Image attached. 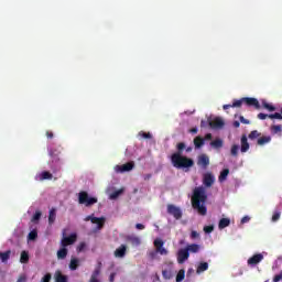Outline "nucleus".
Returning a JSON list of instances; mask_svg holds the SVG:
<instances>
[{"mask_svg": "<svg viewBox=\"0 0 282 282\" xmlns=\"http://www.w3.org/2000/svg\"><path fill=\"white\" fill-rule=\"evenodd\" d=\"M127 254V245H121L119 248L115 250V257L117 259H123Z\"/></svg>", "mask_w": 282, "mask_h": 282, "instance_id": "obj_14", "label": "nucleus"}, {"mask_svg": "<svg viewBox=\"0 0 282 282\" xmlns=\"http://www.w3.org/2000/svg\"><path fill=\"white\" fill-rule=\"evenodd\" d=\"M197 165L202 166V169L206 170L210 165V158L206 154H200L198 156Z\"/></svg>", "mask_w": 282, "mask_h": 282, "instance_id": "obj_10", "label": "nucleus"}, {"mask_svg": "<svg viewBox=\"0 0 282 282\" xmlns=\"http://www.w3.org/2000/svg\"><path fill=\"white\" fill-rule=\"evenodd\" d=\"M25 276L24 275H21L19 279H18V281L17 282H25Z\"/></svg>", "mask_w": 282, "mask_h": 282, "instance_id": "obj_61", "label": "nucleus"}, {"mask_svg": "<svg viewBox=\"0 0 282 282\" xmlns=\"http://www.w3.org/2000/svg\"><path fill=\"white\" fill-rule=\"evenodd\" d=\"M20 263H30V253L28 251L21 252Z\"/></svg>", "mask_w": 282, "mask_h": 282, "instance_id": "obj_27", "label": "nucleus"}, {"mask_svg": "<svg viewBox=\"0 0 282 282\" xmlns=\"http://www.w3.org/2000/svg\"><path fill=\"white\" fill-rule=\"evenodd\" d=\"M37 237H39V231H36V229H33L29 232L28 240L35 241V239H37Z\"/></svg>", "mask_w": 282, "mask_h": 282, "instance_id": "obj_31", "label": "nucleus"}, {"mask_svg": "<svg viewBox=\"0 0 282 282\" xmlns=\"http://www.w3.org/2000/svg\"><path fill=\"white\" fill-rule=\"evenodd\" d=\"M259 120H265L267 118H270V115H265L263 112L258 113Z\"/></svg>", "mask_w": 282, "mask_h": 282, "instance_id": "obj_51", "label": "nucleus"}, {"mask_svg": "<svg viewBox=\"0 0 282 282\" xmlns=\"http://www.w3.org/2000/svg\"><path fill=\"white\" fill-rule=\"evenodd\" d=\"M54 221H56V208H52L48 212V224H50V226H52V224H54Z\"/></svg>", "mask_w": 282, "mask_h": 282, "instance_id": "obj_24", "label": "nucleus"}, {"mask_svg": "<svg viewBox=\"0 0 282 282\" xmlns=\"http://www.w3.org/2000/svg\"><path fill=\"white\" fill-rule=\"evenodd\" d=\"M55 282H67V275H63V272H61V270H57L55 272Z\"/></svg>", "mask_w": 282, "mask_h": 282, "instance_id": "obj_23", "label": "nucleus"}, {"mask_svg": "<svg viewBox=\"0 0 282 282\" xmlns=\"http://www.w3.org/2000/svg\"><path fill=\"white\" fill-rule=\"evenodd\" d=\"M230 226V219L229 218H221L218 223L219 230H224V228H228Z\"/></svg>", "mask_w": 282, "mask_h": 282, "instance_id": "obj_20", "label": "nucleus"}, {"mask_svg": "<svg viewBox=\"0 0 282 282\" xmlns=\"http://www.w3.org/2000/svg\"><path fill=\"white\" fill-rule=\"evenodd\" d=\"M270 120H282V115L279 112L269 115Z\"/></svg>", "mask_w": 282, "mask_h": 282, "instance_id": "obj_42", "label": "nucleus"}, {"mask_svg": "<svg viewBox=\"0 0 282 282\" xmlns=\"http://www.w3.org/2000/svg\"><path fill=\"white\" fill-rule=\"evenodd\" d=\"M177 152L173 153L171 156V162L174 169H191L195 166V161L193 159L182 155V151L186 149L184 142H180L176 145Z\"/></svg>", "mask_w": 282, "mask_h": 282, "instance_id": "obj_2", "label": "nucleus"}, {"mask_svg": "<svg viewBox=\"0 0 282 282\" xmlns=\"http://www.w3.org/2000/svg\"><path fill=\"white\" fill-rule=\"evenodd\" d=\"M270 142H272V137L267 135V137L259 138L258 141H257V144L259 147H263V145H265V144H268Z\"/></svg>", "mask_w": 282, "mask_h": 282, "instance_id": "obj_17", "label": "nucleus"}, {"mask_svg": "<svg viewBox=\"0 0 282 282\" xmlns=\"http://www.w3.org/2000/svg\"><path fill=\"white\" fill-rule=\"evenodd\" d=\"M235 129H239L241 127V123L239 121H234Z\"/></svg>", "mask_w": 282, "mask_h": 282, "instance_id": "obj_58", "label": "nucleus"}, {"mask_svg": "<svg viewBox=\"0 0 282 282\" xmlns=\"http://www.w3.org/2000/svg\"><path fill=\"white\" fill-rule=\"evenodd\" d=\"M225 122L221 118L216 117L214 120L209 121V127L212 129H221L224 127Z\"/></svg>", "mask_w": 282, "mask_h": 282, "instance_id": "obj_13", "label": "nucleus"}, {"mask_svg": "<svg viewBox=\"0 0 282 282\" xmlns=\"http://www.w3.org/2000/svg\"><path fill=\"white\" fill-rule=\"evenodd\" d=\"M213 230H215V227L213 225L204 227V232H206L207 235H210V232H213Z\"/></svg>", "mask_w": 282, "mask_h": 282, "instance_id": "obj_46", "label": "nucleus"}, {"mask_svg": "<svg viewBox=\"0 0 282 282\" xmlns=\"http://www.w3.org/2000/svg\"><path fill=\"white\" fill-rule=\"evenodd\" d=\"M124 193V189H117L110 194V199H118L119 195H122Z\"/></svg>", "mask_w": 282, "mask_h": 282, "instance_id": "obj_34", "label": "nucleus"}, {"mask_svg": "<svg viewBox=\"0 0 282 282\" xmlns=\"http://www.w3.org/2000/svg\"><path fill=\"white\" fill-rule=\"evenodd\" d=\"M86 243L85 242H80L78 246H77V252H83L86 248Z\"/></svg>", "mask_w": 282, "mask_h": 282, "instance_id": "obj_49", "label": "nucleus"}, {"mask_svg": "<svg viewBox=\"0 0 282 282\" xmlns=\"http://www.w3.org/2000/svg\"><path fill=\"white\" fill-rule=\"evenodd\" d=\"M135 169V163L133 161H130L122 165H117L115 167L116 173H127L129 171H133Z\"/></svg>", "mask_w": 282, "mask_h": 282, "instance_id": "obj_6", "label": "nucleus"}, {"mask_svg": "<svg viewBox=\"0 0 282 282\" xmlns=\"http://www.w3.org/2000/svg\"><path fill=\"white\" fill-rule=\"evenodd\" d=\"M79 265H80V260H78L77 258H73L69 262V270L72 271L78 270Z\"/></svg>", "mask_w": 282, "mask_h": 282, "instance_id": "obj_25", "label": "nucleus"}, {"mask_svg": "<svg viewBox=\"0 0 282 282\" xmlns=\"http://www.w3.org/2000/svg\"><path fill=\"white\" fill-rule=\"evenodd\" d=\"M247 105V107H254L256 109H261V104L259 99L254 97H242L241 99L234 100L232 105H224L223 109L226 111L231 108H240L241 105Z\"/></svg>", "mask_w": 282, "mask_h": 282, "instance_id": "obj_3", "label": "nucleus"}, {"mask_svg": "<svg viewBox=\"0 0 282 282\" xmlns=\"http://www.w3.org/2000/svg\"><path fill=\"white\" fill-rule=\"evenodd\" d=\"M66 258H67V248L66 247H62L57 251V259H66Z\"/></svg>", "mask_w": 282, "mask_h": 282, "instance_id": "obj_29", "label": "nucleus"}, {"mask_svg": "<svg viewBox=\"0 0 282 282\" xmlns=\"http://www.w3.org/2000/svg\"><path fill=\"white\" fill-rule=\"evenodd\" d=\"M10 254H12L11 250L0 252V260L2 261V263H8V261L10 260Z\"/></svg>", "mask_w": 282, "mask_h": 282, "instance_id": "obj_21", "label": "nucleus"}, {"mask_svg": "<svg viewBox=\"0 0 282 282\" xmlns=\"http://www.w3.org/2000/svg\"><path fill=\"white\" fill-rule=\"evenodd\" d=\"M139 135H140V138H144L145 140H151V138H153L151 132H144V131H140Z\"/></svg>", "mask_w": 282, "mask_h": 282, "instance_id": "obj_41", "label": "nucleus"}, {"mask_svg": "<svg viewBox=\"0 0 282 282\" xmlns=\"http://www.w3.org/2000/svg\"><path fill=\"white\" fill-rule=\"evenodd\" d=\"M248 221H250V217L248 216L242 217L241 224H248Z\"/></svg>", "mask_w": 282, "mask_h": 282, "instance_id": "obj_55", "label": "nucleus"}, {"mask_svg": "<svg viewBox=\"0 0 282 282\" xmlns=\"http://www.w3.org/2000/svg\"><path fill=\"white\" fill-rule=\"evenodd\" d=\"M271 133H273V134L282 133V126L281 124L272 126L271 127Z\"/></svg>", "mask_w": 282, "mask_h": 282, "instance_id": "obj_38", "label": "nucleus"}, {"mask_svg": "<svg viewBox=\"0 0 282 282\" xmlns=\"http://www.w3.org/2000/svg\"><path fill=\"white\" fill-rule=\"evenodd\" d=\"M240 142H241V148H240L241 153H247V151H249L250 149V143H248V137L242 135Z\"/></svg>", "mask_w": 282, "mask_h": 282, "instance_id": "obj_15", "label": "nucleus"}, {"mask_svg": "<svg viewBox=\"0 0 282 282\" xmlns=\"http://www.w3.org/2000/svg\"><path fill=\"white\" fill-rule=\"evenodd\" d=\"M262 107H263L264 109H267L268 111H276V107H274V106L268 104L267 101H263V102H262Z\"/></svg>", "mask_w": 282, "mask_h": 282, "instance_id": "obj_37", "label": "nucleus"}, {"mask_svg": "<svg viewBox=\"0 0 282 282\" xmlns=\"http://www.w3.org/2000/svg\"><path fill=\"white\" fill-rule=\"evenodd\" d=\"M91 219H93L91 216H87V217L85 218V221H91Z\"/></svg>", "mask_w": 282, "mask_h": 282, "instance_id": "obj_63", "label": "nucleus"}, {"mask_svg": "<svg viewBox=\"0 0 282 282\" xmlns=\"http://www.w3.org/2000/svg\"><path fill=\"white\" fill-rule=\"evenodd\" d=\"M135 228H137V230H144L145 227L142 224H137Z\"/></svg>", "mask_w": 282, "mask_h": 282, "instance_id": "obj_56", "label": "nucleus"}, {"mask_svg": "<svg viewBox=\"0 0 282 282\" xmlns=\"http://www.w3.org/2000/svg\"><path fill=\"white\" fill-rule=\"evenodd\" d=\"M194 145L196 147V149H202V147H204V138L196 137L194 139Z\"/></svg>", "mask_w": 282, "mask_h": 282, "instance_id": "obj_30", "label": "nucleus"}, {"mask_svg": "<svg viewBox=\"0 0 282 282\" xmlns=\"http://www.w3.org/2000/svg\"><path fill=\"white\" fill-rule=\"evenodd\" d=\"M189 237H191V239H193V240L199 239V232H197L196 230H192Z\"/></svg>", "mask_w": 282, "mask_h": 282, "instance_id": "obj_48", "label": "nucleus"}, {"mask_svg": "<svg viewBox=\"0 0 282 282\" xmlns=\"http://www.w3.org/2000/svg\"><path fill=\"white\" fill-rule=\"evenodd\" d=\"M263 261V256L261 253L253 254L251 258L248 259V265H259Z\"/></svg>", "mask_w": 282, "mask_h": 282, "instance_id": "obj_11", "label": "nucleus"}, {"mask_svg": "<svg viewBox=\"0 0 282 282\" xmlns=\"http://www.w3.org/2000/svg\"><path fill=\"white\" fill-rule=\"evenodd\" d=\"M151 177H153L152 174H145V175L143 176V180H145V182H147V181L151 180Z\"/></svg>", "mask_w": 282, "mask_h": 282, "instance_id": "obj_57", "label": "nucleus"}, {"mask_svg": "<svg viewBox=\"0 0 282 282\" xmlns=\"http://www.w3.org/2000/svg\"><path fill=\"white\" fill-rule=\"evenodd\" d=\"M78 203L89 208L94 206V204H98L97 197H90L87 192H79L78 194Z\"/></svg>", "mask_w": 282, "mask_h": 282, "instance_id": "obj_4", "label": "nucleus"}, {"mask_svg": "<svg viewBox=\"0 0 282 282\" xmlns=\"http://www.w3.org/2000/svg\"><path fill=\"white\" fill-rule=\"evenodd\" d=\"M163 279H166L167 281L173 279V272L171 270H163L162 271Z\"/></svg>", "mask_w": 282, "mask_h": 282, "instance_id": "obj_35", "label": "nucleus"}, {"mask_svg": "<svg viewBox=\"0 0 282 282\" xmlns=\"http://www.w3.org/2000/svg\"><path fill=\"white\" fill-rule=\"evenodd\" d=\"M128 241H130V243H132V246H140V243H141L140 238L137 236L128 237Z\"/></svg>", "mask_w": 282, "mask_h": 282, "instance_id": "obj_32", "label": "nucleus"}, {"mask_svg": "<svg viewBox=\"0 0 282 282\" xmlns=\"http://www.w3.org/2000/svg\"><path fill=\"white\" fill-rule=\"evenodd\" d=\"M203 184L207 188H210V186H213V184H215V176L210 173H206L203 177Z\"/></svg>", "mask_w": 282, "mask_h": 282, "instance_id": "obj_12", "label": "nucleus"}, {"mask_svg": "<svg viewBox=\"0 0 282 282\" xmlns=\"http://www.w3.org/2000/svg\"><path fill=\"white\" fill-rule=\"evenodd\" d=\"M208 270V262H199L196 269V274H202Z\"/></svg>", "mask_w": 282, "mask_h": 282, "instance_id": "obj_22", "label": "nucleus"}, {"mask_svg": "<svg viewBox=\"0 0 282 282\" xmlns=\"http://www.w3.org/2000/svg\"><path fill=\"white\" fill-rule=\"evenodd\" d=\"M205 140H213V134L212 133H207L205 135Z\"/></svg>", "mask_w": 282, "mask_h": 282, "instance_id": "obj_60", "label": "nucleus"}, {"mask_svg": "<svg viewBox=\"0 0 282 282\" xmlns=\"http://www.w3.org/2000/svg\"><path fill=\"white\" fill-rule=\"evenodd\" d=\"M210 147H213V149H221V147H224V140L216 139L210 142Z\"/></svg>", "mask_w": 282, "mask_h": 282, "instance_id": "obj_28", "label": "nucleus"}, {"mask_svg": "<svg viewBox=\"0 0 282 282\" xmlns=\"http://www.w3.org/2000/svg\"><path fill=\"white\" fill-rule=\"evenodd\" d=\"M52 281V273H46L42 279L41 282H50Z\"/></svg>", "mask_w": 282, "mask_h": 282, "instance_id": "obj_47", "label": "nucleus"}, {"mask_svg": "<svg viewBox=\"0 0 282 282\" xmlns=\"http://www.w3.org/2000/svg\"><path fill=\"white\" fill-rule=\"evenodd\" d=\"M42 215H43V214H42L41 212H35V214L33 215L31 221H32L33 224L39 223V220L41 219V216H42Z\"/></svg>", "mask_w": 282, "mask_h": 282, "instance_id": "obj_39", "label": "nucleus"}, {"mask_svg": "<svg viewBox=\"0 0 282 282\" xmlns=\"http://www.w3.org/2000/svg\"><path fill=\"white\" fill-rule=\"evenodd\" d=\"M184 279H186V271L184 269H181L176 274V282H181Z\"/></svg>", "mask_w": 282, "mask_h": 282, "instance_id": "obj_33", "label": "nucleus"}, {"mask_svg": "<svg viewBox=\"0 0 282 282\" xmlns=\"http://www.w3.org/2000/svg\"><path fill=\"white\" fill-rule=\"evenodd\" d=\"M281 219V212H274L272 215V221H279Z\"/></svg>", "mask_w": 282, "mask_h": 282, "instance_id": "obj_45", "label": "nucleus"}, {"mask_svg": "<svg viewBox=\"0 0 282 282\" xmlns=\"http://www.w3.org/2000/svg\"><path fill=\"white\" fill-rule=\"evenodd\" d=\"M191 133H197V128H192Z\"/></svg>", "mask_w": 282, "mask_h": 282, "instance_id": "obj_62", "label": "nucleus"}, {"mask_svg": "<svg viewBox=\"0 0 282 282\" xmlns=\"http://www.w3.org/2000/svg\"><path fill=\"white\" fill-rule=\"evenodd\" d=\"M101 270H102V262L98 261L97 267L95 268L94 272L91 273L89 282H100L98 276H100Z\"/></svg>", "mask_w": 282, "mask_h": 282, "instance_id": "obj_9", "label": "nucleus"}, {"mask_svg": "<svg viewBox=\"0 0 282 282\" xmlns=\"http://www.w3.org/2000/svg\"><path fill=\"white\" fill-rule=\"evenodd\" d=\"M169 215H173L174 219H180L182 217V209L173 204L167 205Z\"/></svg>", "mask_w": 282, "mask_h": 282, "instance_id": "obj_7", "label": "nucleus"}, {"mask_svg": "<svg viewBox=\"0 0 282 282\" xmlns=\"http://www.w3.org/2000/svg\"><path fill=\"white\" fill-rule=\"evenodd\" d=\"M156 253L161 254V256H166L169 254V250H166V248L163 247H159V249H156Z\"/></svg>", "mask_w": 282, "mask_h": 282, "instance_id": "obj_44", "label": "nucleus"}, {"mask_svg": "<svg viewBox=\"0 0 282 282\" xmlns=\"http://www.w3.org/2000/svg\"><path fill=\"white\" fill-rule=\"evenodd\" d=\"M185 249L187 250V252L191 254V252L193 254H197V252H199V250H202V247L197 243H192V245H187L185 247Z\"/></svg>", "mask_w": 282, "mask_h": 282, "instance_id": "obj_16", "label": "nucleus"}, {"mask_svg": "<svg viewBox=\"0 0 282 282\" xmlns=\"http://www.w3.org/2000/svg\"><path fill=\"white\" fill-rule=\"evenodd\" d=\"M46 138H48V140H52V138H54V132L46 131Z\"/></svg>", "mask_w": 282, "mask_h": 282, "instance_id": "obj_54", "label": "nucleus"}, {"mask_svg": "<svg viewBox=\"0 0 282 282\" xmlns=\"http://www.w3.org/2000/svg\"><path fill=\"white\" fill-rule=\"evenodd\" d=\"M90 221L91 224H97L98 230H101L105 226V218L93 217Z\"/></svg>", "mask_w": 282, "mask_h": 282, "instance_id": "obj_19", "label": "nucleus"}, {"mask_svg": "<svg viewBox=\"0 0 282 282\" xmlns=\"http://www.w3.org/2000/svg\"><path fill=\"white\" fill-rule=\"evenodd\" d=\"M78 235L77 234H70L67 237H63L61 240L62 248H67V246H74L75 241H77Z\"/></svg>", "mask_w": 282, "mask_h": 282, "instance_id": "obj_5", "label": "nucleus"}, {"mask_svg": "<svg viewBox=\"0 0 282 282\" xmlns=\"http://www.w3.org/2000/svg\"><path fill=\"white\" fill-rule=\"evenodd\" d=\"M163 246H164V241L162 239L154 240L155 250H158L159 248H162Z\"/></svg>", "mask_w": 282, "mask_h": 282, "instance_id": "obj_43", "label": "nucleus"}, {"mask_svg": "<svg viewBox=\"0 0 282 282\" xmlns=\"http://www.w3.org/2000/svg\"><path fill=\"white\" fill-rule=\"evenodd\" d=\"M116 280V273H111L109 276V281L113 282Z\"/></svg>", "mask_w": 282, "mask_h": 282, "instance_id": "obj_59", "label": "nucleus"}, {"mask_svg": "<svg viewBox=\"0 0 282 282\" xmlns=\"http://www.w3.org/2000/svg\"><path fill=\"white\" fill-rule=\"evenodd\" d=\"M261 134L259 133V131L257 130H252L250 133H249V140H256V138H260Z\"/></svg>", "mask_w": 282, "mask_h": 282, "instance_id": "obj_40", "label": "nucleus"}, {"mask_svg": "<svg viewBox=\"0 0 282 282\" xmlns=\"http://www.w3.org/2000/svg\"><path fill=\"white\" fill-rule=\"evenodd\" d=\"M54 177V175H52V173H50L48 171H44L41 174H39L37 180L40 182H44V180H52Z\"/></svg>", "mask_w": 282, "mask_h": 282, "instance_id": "obj_18", "label": "nucleus"}, {"mask_svg": "<svg viewBox=\"0 0 282 282\" xmlns=\"http://www.w3.org/2000/svg\"><path fill=\"white\" fill-rule=\"evenodd\" d=\"M149 257H150V259H155V257H158V250L155 249V251H151L149 253Z\"/></svg>", "mask_w": 282, "mask_h": 282, "instance_id": "obj_53", "label": "nucleus"}, {"mask_svg": "<svg viewBox=\"0 0 282 282\" xmlns=\"http://www.w3.org/2000/svg\"><path fill=\"white\" fill-rule=\"evenodd\" d=\"M279 281H282V270L279 274H275L272 280V282H279Z\"/></svg>", "mask_w": 282, "mask_h": 282, "instance_id": "obj_50", "label": "nucleus"}, {"mask_svg": "<svg viewBox=\"0 0 282 282\" xmlns=\"http://www.w3.org/2000/svg\"><path fill=\"white\" fill-rule=\"evenodd\" d=\"M228 175H230V170L229 169L223 170L218 177L219 182H226V180L228 178Z\"/></svg>", "mask_w": 282, "mask_h": 282, "instance_id": "obj_26", "label": "nucleus"}, {"mask_svg": "<svg viewBox=\"0 0 282 282\" xmlns=\"http://www.w3.org/2000/svg\"><path fill=\"white\" fill-rule=\"evenodd\" d=\"M207 200L208 195L206 194V187H195L192 195V208L197 210L198 215H202L203 217L208 213V208H206Z\"/></svg>", "mask_w": 282, "mask_h": 282, "instance_id": "obj_1", "label": "nucleus"}, {"mask_svg": "<svg viewBox=\"0 0 282 282\" xmlns=\"http://www.w3.org/2000/svg\"><path fill=\"white\" fill-rule=\"evenodd\" d=\"M230 153L234 158H237L239 155V145L237 144H234L231 147V150H230Z\"/></svg>", "mask_w": 282, "mask_h": 282, "instance_id": "obj_36", "label": "nucleus"}, {"mask_svg": "<svg viewBox=\"0 0 282 282\" xmlns=\"http://www.w3.org/2000/svg\"><path fill=\"white\" fill-rule=\"evenodd\" d=\"M188 257H191L188 249H186V248L180 249L177 252V263L182 264V263L188 261Z\"/></svg>", "mask_w": 282, "mask_h": 282, "instance_id": "obj_8", "label": "nucleus"}, {"mask_svg": "<svg viewBox=\"0 0 282 282\" xmlns=\"http://www.w3.org/2000/svg\"><path fill=\"white\" fill-rule=\"evenodd\" d=\"M51 155H56V153H54V152H51Z\"/></svg>", "mask_w": 282, "mask_h": 282, "instance_id": "obj_64", "label": "nucleus"}, {"mask_svg": "<svg viewBox=\"0 0 282 282\" xmlns=\"http://www.w3.org/2000/svg\"><path fill=\"white\" fill-rule=\"evenodd\" d=\"M239 120L242 124H250V120L245 119L243 116H240Z\"/></svg>", "mask_w": 282, "mask_h": 282, "instance_id": "obj_52", "label": "nucleus"}]
</instances>
